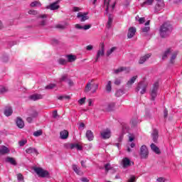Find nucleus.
I'll use <instances>...</instances> for the list:
<instances>
[{"instance_id":"f257e3e1","label":"nucleus","mask_w":182,"mask_h":182,"mask_svg":"<svg viewBox=\"0 0 182 182\" xmlns=\"http://www.w3.org/2000/svg\"><path fill=\"white\" fill-rule=\"evenodd\" d=\"M177 55H178V50L174 48H167L162 54V60L167 59L170 56L169 63L174 65L176 63V59L177 58Z\"/></svg>"},{"instance_id":"f03ea898","label":"nucleus","mask_w":182,"mask_h":182,"mask_svg":"<svg viewBox=\"0 0 182 182\" xmlns=\"http://www.w3.org/2000/svg\"><path fill=\"white\" fill-rule=\"evenodd\" d=\"M173 31V26L169 22L162 24L159 28V35L161 38H167Z\"/></svg>"},{"instance_id":"7ed1b4c3","label":"nucleus","mask_w":182,"mask_h":182,"mask_svg":"<svg viewBox=\"0 0 182 182\" xmlns=\"http://www.w3.org/2000/svg\"><path fill=\"white\" fill-rule=\"evenodd\" d=\"M33 170L38 177H41L43 178H45V177H49V172L42 168L35 167Z\"/></svg>"},{"instance_id":"20e7f679","label":"nucleus","mask_w":182,"mask_h":182,"mask_svg":"<svg viewBox=\"0 0 182 182\" xmlns=\"http://www.w3.org/2000/svg\"><path fill=\"white\" fill-rule=\"evenodd\" d=\"M147 82L145 81H141L139 82L136 88V92H140L141 95H144L146 93V90H147Z\"/></svg>"},{"instance_id":"39448f33","label":"nucleus","mask_w":182,"mask_h":182,"mask_svg":"<svg viewBox=\"0 0 182 182\" xmlns=\"http://www.w3.org/2000/svg\"><path fill=\"white\" fill-rule=\"evenodd\" d=\"M157 90H159V82H155L151 89L150 95L151 100H155L157 97Z\"/></svg>"},{"instance_id":"423d86ee","label":"nucleus","mask_w":182,"mask_h":182,"mask_svg":"<svg viewBox=\"0 0 182 182\" xmlns=\"http://www.w3.org/2000/svg\"><path fill=\"white\" fill-rule=\"evenodd\" d=\"M65 149H70V150H73V149H77V150L82 151L83 150V146L77 143L70 144L66 143L64 144Z\"/></svg>"},{"instance_id":"0eeeda50","label":"nucleus","mask_w":182,"mask_h":182,"mask_svg":"<svg viewBox=\"0 0 182 182\" xmlns=\"http://www.w3.org/2000/svg\"><path fill=\"white\" fill-rule=\"evenodd\" d=\"M104 6L106 7L105 9V15H107L109 14V11H113V9H114V6H116V4H113L111 6H110V0H105L104 1Z\"/></svg>"},{"instance_id":"6e6552de","label":"nucleus","mask_w":182,"mask_h":182,"mask_svg":"<svg viewBox=\"0 0 182 182\" xmlns=\"http://www.w3.org/2000/svg\"><path fill=\"white\" fill-rule=\"evenodd\" d=\"M141 159H147L149 157V149L146 145H142L140 149Z\"/></svg>"},{"instance_id":"1a4fd4ad","label":"nucleus","mask_w":182,"mask_h":182,"mask_svg":"<svg viewBox=\"0 0 182 182\" xmlns=\"http://www.w3.org/2000/svg\"><path fill=\"white\" fill-rule=\"evenodd\" d=\"M47 18H48V15L46 14H43L40 16L38 18L39 26H46V23L48 22Z\"/></svg>"},{"instance_id":"9d476101","label":"nucleus","mask_w":182,"mask_h":182,"mask_svg":"<svg viewBox=\"0 0 182 182\" xmlns=\"http://www.w3.org/2000/svg\"><path fill=\"white\" fill-rule=\"evenodd\" d=\"M102 56H105V45L104 44H101L100 48L97 52L95 62H99V59Z\"/></svg>"},{"instance_id":"9b49d317","label":"nucleus","mask_w":182,"mask_h":182,"mask_svg":"<svg viewBox=\"0 0 182 182\" xmlns=\"http://www.w3.org/2000/svg\"><path fill=\"white\" fill-rule=\"evenodd\" d=\"M92 87H94V90L92 92V93H95V92L97 90L99 85L97 84L92 85V83L88 82L85 86V92H90V90H92Z\"/></svg>"},{"instance_id":"f8f14e48","label":"nucleus","mask_w":182,"mask_h":182,"mask_svg":"<svg viewBox=\"0 0 182 182\" xmlns=\"http://www.w3.org/2000/svg\"><path fill=\"white\" fill-rule=\"evenodd\" d=\"M100 134H101L102 139H110L112 136V132L110 131V129H107L101 132Z\"/></svg>"},{"instance_id":"ddd939ff","label":"nucleus","mask_w":182,"mask_h":182,"mask_svg":"<svg viewBox=\"0 0 182 182\" xmlns=\"http://www.w3.org/2000/svg\"><path fill=\"white\" fill-rule=\"evenodd\" d=\"M132 164H134L133 162L130 161V159L127 157H125L122 159V166L124 168H127V167H130Z\"/></svg>"},{"instance_id":"4468645a","label":"nucleus","mask_w":182,"mask_h":182,"mask_svg":"<svg viewBox=\"0 0 182 182\" xmlns=\"http://www.w3.org/2000/svg\"><path fill=\"white\" fill-rule=\"evenodd\" d=\"M156 5L155 6V12H160L164 8V0H156Z\"/></svg>"},{"instance_id":"2eb2a0df","label":"nucleus","mask_w":182,"mask_h":182,"mask_svg":"<svg viewBox=\"0 0 182 182\" xmlns=\"http://www.w3.org/2000/svg\"><path fill=\"white\" fill-rule=\"evenodd\" d=\"M89 13H82L79 12L77 15V18L80 19V22H85V21H87L89 19V16H87Z\"/></svg>"},{"instance_id":"dca6fc26","label":"nucleus","mask_w":182,"mask_h":182,"mask_svg":"<svg viewBox=\"0 0 182 182\" xmlns=\"http://www.w3.org/2000/svg\"><path fill=\"white\" fill-rule=\"evenodd\" d=\"M46 9H50L51 11H56V9H59V1L47 6Z\"/></svg>"},{"instance_id":"f3484780","label":"nucleus","mask_w":182,"mask_h":182,"mask_svg":"<svg viewBox=\"0 0 182 182\" xmlns=\"http://www.w3.org/2000/svg\"><path fill=\"white\" fill-rule=\"evenodd\" d=\"M136 27H130L128 30L127 38L132 39L136 35Z\"/></svg>"},{"instance_id":"a211bd4d","label":"nucleus","mask_w":182,"mask_h":182,"mask_svg":"<svg viewBox=\"0 0 182 182\" xmlns=\"http://www.w3.org/2000/svg\"><path fill=\"white\" fill-rule=\"evenodd\" d=\"M11 151V150H9V149L5 146H1V149H0V156H4L5 154H8V153H9Z\"/></svg>"},{"instance_id":"6ab92c4d","label":"nucleus","mask_w":182,"mask_h":182,"mask_svg":"<svg viewBox=\"0 0 182 182\" xmlns=\"http://www.w3.org/2000/svg\"><path fill=\"white\" fill-rule=\"evenodd\" d=\"M116 109V104L114 102H109L107 105L106 111L112 112V110H114Z\"/></svg>"},{"instance_id":"aec40b11","label":"nucleus","mask_w":182,"mask_h":182,"mask_svg":"<svg viewBox=\"0 0 182 182\" xmlns=\"http://www.w3.org/2000/svg\"><path fill=\"white\" fill-rule=\"evenodd\" d=\"M151 56V54H146V55L141 57L139 60V63L140 65H143V63H144V62H146V60H147V59H149V58H150Z\"/></svg>"},{"instance_id":"412c9836","label":"nucleus","mask_w":182,"mask_h":182,"mask_svg":"<svg viewBox=\"0 0 182 182\" xmlns=\"http://www.w3.org/2000/svg\"><path fill=\"white\" fill-rule=\"evenodd\" d=\"M27 154H36L38 156V150L33 147H29L26 150Z\"/></svg>"},{"instance_id":"4be33fe9","label":"nucleus","mask_w":182,"mask_h":182,"mask_svg":"<svg viewBox=\"0 0 182 182\" xmlns=\"http://www.w3.org/2000/svg\"><path fill=\"white\" fill-rule=\"evenodd\" d=\"M153 141L157 143V139H159V131L157 129H154L151 134Z\"/></svg>"},{"instance_id":"5701e85b","label":"nucleus","mask_w":182,"mask_h":182,"mask_svg":"<svg viewBox=\"0 0 182 182\" xmlns=\"http://www.w3.org/2000/svg\"><path fill=\"white\" fill-rule=\"evenodd\" d=\"M60 139L65 140L69 137V132L66 130L61 131L60 133Z\"/></svg>"},{"instance_id":"b1692460","label":"nucleus","mask_w":182,"mask_h":182,"mask_svg":"<svg viewBox=\"0 0 182 182\" xmlns=\"http://www.w3.org/2000/svg\"><path fill=\"white\" fill-rule=\"evenodd\" d=\"M31 100H39V99H43V95L40 94H34L30 96Z\"/></svg>"},{"instance_id":"393cba45","label":"nucleus","mask_w":182,"mask_h":182,"mask_svg":"<svg viewBox=\"0 0 182 182\" xmlns=\"http://www.w3.org/2000/svg\"><path fill=\"white\" fill-rule=\"evenodd\" d=\"M86 137L89 141H92L95 136H93V132L91 130H87L86 132Z\"/></svg>"},{"instance_id":"a878e982","label":"nucleus","mask_w":182,"mask_h":182,"mask_svg":"<svg viewBox=\"0 0 182 182\" xmlns=\"http://www.w3.org/2000/svg\"><path fill=\"white\" fill-rule=\"evenodd\" d=\"M14 113V111L12 110V107H7L4 109V114L7 117H9Z\"/></svg>"},{"instance_id":"bb28decb","label":"nucleus","mask_w":182,"mask_h":182,"mask_svg":"<svg viewBox=\"0 0 182 182\" xmlns=\"http://www.w3.org/2000/svg\"><path fill=\"white\" fill-rule=\"evenodd\" d=\"M139 123V120L137 119V117H134L132 118L130 121V124L132 127H136L137 126V124Z\"/></svg>"},{"instance_id":"cd10ccee","label":"nucleus","mask_w":182,"mask_h":182,"mask_svg":"<svg viewBox=\"0 0 182 182\" xmlns=\"http://www.w3.org/2000/svg\"><path fill=\"white\" fill-rule=\"evenodd\" d=\"M124 70H127V68L120 67L117 69L114 70V75H119V73H122V72H124Z\"/></svg>"},{"instance_id":"c85d7f7f","label":"nucleus","mask_w":182,"mask_h":182,"mask_svg":"<svg viewBox=\"0 0 182 182\" xmlns=\"http://www.w3.org/2000/svg\"><path fill=\"white\" fill-rule=\"evenodd\" d=\"M16 124L19 129H23V127L25 126V123H23V121L21 118H17Z\"/></svg>"},{"instance_id":"c756f323","label":"nucleus","mask_w":182,"mask_h":182,"mask_svg":"<svg viewBox=\"0 0 182 182\" xmlns=\"http://www.w3.org/2000/svg\"><path fill=\"white\" fill-rule=\"evenodd\" d=\"M73 170L77 174L78 176H82L83 172L80 171V169L77 167V165H73Z\"/></svg>"},{"instance_id":"7c9ffc66","label":"nucleus","mask_w":182,"mask_h":182,"mask_svg":"<svg viewBox=\"0 0 182 182\" xmlns=\"http://www.w3.org/2000/svg\"><path fill=\"white\" fill-rule=\"evenodd\" d=\"M30 6H31V8H41V6H42V4H41L38 1H34L31 2Z\"/></svg>"},{"instance_id":"2f4dec72","label":"nucleus","mask_w":182,"mask_h":182,"mask_svg":"<svg viewBox=\"0 0 182 182\" xmlns=\"http://www.w3.org/2000/svg\"><path fill=\"white\" fill-rule=\"evenodd\" d=\"M6 163H10V164H12L13 166H16V161L15 160V159H14L12 157L8 156L6 159Z\"/></svg>"},{"instance_id":"473e14b6","label":"nucleus","mask_w":182,"mask_h":182,"mask_svg":"<svg viewBox=\"0 0 182 182\" xmlns=\"http://www.w3.org/2000/svg\"><path fill=\"white\" fill-rule=\"evenodd\" d=\"M137 79V75H135L129 79V80L127 82V86H132L134 82H136V80Z\"/></svg>"},{"instance_id":"72a5a7b5","label":"nucleus","mask_w":182,"mask_h":182,"mask_svg":"<svg viewBox=\"0 0 182 182\" xmlns=\"http://www.w3.org/2000/svg\"><path fill=\"white\" fill-rule=\"evenodd\" d=\"M112 23H113V16L109 15L108 17V21L107 23V28L108 29H110V28H112Z\"/></svg>"},{"instance_id":"f704fd0d","label":"nucleus","mask_w":182,"mask_h":182,"mask_svg":"<svg viewBox=\"0 0 182 182\" xmlns=\"http://www.w3.org/2000/svg\"><path fill=\"white\" fill-rule=\"evenodd\" d=\"M151 150L154 151V153H156V154H160V149H159V147H157V146H156V144H151Z\"/></svg>"},{"instance_id":"c9c22d12","label":"nucleus","mask_w":182,"mask_h":182,"mask_svg":"<svg viewBox=\"0 0 182 182\" xmlns=\"http://www.w3.org/2000/svg\"><path fill=\"white\" fill-rule=\"evenodd\" d=\"M69 78H68V75L64 74L61 75L60 78L58 80V83H62V82H68Z\"/></svg>"},{"instance_id":"e433bc0d","label":"nucleus","mask_w":182,"mask_h":182,"mask_svg":"<svg viewBox=\"0 0 182 182\" xmlns=\"http://www.w3.org/2000/svg\"><path fill=\"white\" fill-rule=\"evenodd\" d=\"M66 58L68 59V62L70 63L75 62V60H76V57L73 55H66Z\"/></svg>"},{"instance_id":"4c0bfd02","label":"nucleus","mask_w":182,"mask_h":182,"mask_svg":"<svg viewBox=\"0 0 182 182\" xmlns=\"http://www.w3.org/2000/svg\"><path fill=\"white\" fill-rule=\"evenodd\" d=\"M106 91L108 93H110L112 92V81H108L106 86H105Z\"/></svg>"},{"instance_id":"58836bf2","label":"nucleus","mask_w":182,"mask_h":182,"mask_svg":"<svg viewBox=\"0 0 182 182\" xmlns=\"http://www.w3.org/2000/svg\"><path fill=\"white\" fill-rule=\"evenodd\" d=\"M142 33H144V36H146L147 33L150 31V26H145L141 28Z\"/></svg>"},{"instance_id":"ea45409f","label":"nucleus","mask_w":182,"mask_h":182,"mask_svg":"<svg viewBox=\"0 0 182 182\" xmlns=\"http://www.w3.org/2000/svg\"><path fill=\"white\" fill-rule=\"evenodd\" d=\"M154 0H146L143 4L142 6H149V5H152Z\"/></svg>"},{"instance_id":"a19ab883","label":"nucleus","mask_w":182,"mask_h":182,"mask_svg":"<svg viewBox=\"0 0 182 182\" xmlns=\"http://www.w3.org/2000/svg\"><path fill=\"white\" fill-rule=\"evenodd\" d=\"M123 95H124V91L122 89L117 90L115 93V96H117V97H120V96H123Z\"/></svg>"},{"instance_id":"79ce46f5","label":"nucleus","mask_w":182,"mask_h":182,"mask_svg":"<svg viewBox=\"0 0 182 182\" xmlns=\"http://www.w3.org/2000/svg\"><path fill=\"white\" fill-rule=\"evenodd\" d=\"M6 92H8V88L5 86L0 85V95H2V93H6Z\"/></svg>"},{"instance_id":"37998d69","label":"nucleus","mask_w":182,"mask_h":182,"mask_svg":"<svg viewBox=\"0 0 182 182\" xmlns=\"http://www.w3.org/2000/svg\"><path fill=\"white\" fill-rule=\"evenodd\" d=\"M136 21H138V22H139V23H144L146 19L144 18V17L140 18L139 16H137L136 17Z\"/></svg>"},{"instance_id":"c03bdc74","label":"nucleus","mask_w":182,"mask_h":182,"mask_svg":"<svg viewBox=\"0 0 182 182\" xmlns=\"http://www.w3.org/2000/svg\"><path fill=\"white\" fill-rule=\"evenodd\" d=\"M116 50V47H113L107 51V56H110V55Z\"/></svg>"},{"instance_id":"a18cd8bd","label":"nucleus","mask_w":182,"mask_h":182,"mask_svg":"<svg viewBox=\"0 0 182 182\" xmlns=\"http://www.w3.org/2000/svg\"><path fill=\"white\" fill-rule=\"evenodd\" d=\"M58 63L60 65H66V63H68V60H66L65 58H60L58 60Z\"/></svg>"},{"instance_id":"49530a36","label":"nucleus","mask_w":182,"mask_h":182,"mask_svg":"<svg viewBox=\"0 0 182 182\" xmlns=\"http://www.w3.org/2000/svg\"><path fill=\"white\" fill-rule=\"evenodd\" d=\"M26 143H28V141L26 139H23L18 141V144L20 147H23V146H25Z\"/></svg>"},{"instance_id":"de8ad7c7","label":"nucleus","mask_w":182,"mask_h":182,"mask_svg":"<svg viewBox=\"0 0 182 182\" xmlns=\"http://www.w3.org/2000/svg\"><path fill=\"white\" fill-rule=\"evenodd\" d=\"M33 136H35V137H39V136H42V131L38 130V131L34 132Z\"/></svg>"},{"instance_id":"09e8293b","label":"nucleus","mask_w":182,"mask_h":182,"mask_svg":"<svg viewBox=\"0 0 182 182\" xmlns=\"http://www.w3.org/2000/svg\"><path fill=\"white\" fill-rule=\"evenodd\" d=\"M30 114L31 117H38V112L36 110H33L31 112H30Z\"/></svg>"},{"instance_id":"8fccbe9b","label":"nucleus","mask_w":182,"mask_h":182,"mask_svg":"<svg viewBox=\"0 0 182 182\" xmlns=\"http://www.w3.org/2000/svg\"><path fill=\"white\" fill-rule=\"evenodd\" d=\"M17 178L18 182H23V176L21 173L17 175Z\"/></svg>"},{"instance_id":"3c124183","label":"nucleus","mask_w":182,"mask_h":182,"mask_svg":"<svg viewBox=\"0 0 182 182\" xmlns=\"http://www.w3.org/2000/svg\"><path fill=\"white\" fill-rule=\"evenodd\" d=\"M114 85H116L117 86H119L120 85V83H122V80H120L119 78H116L114 80Z\"/></svg>"},{"instance_id":"603ef678","label":"nucleus","mask_w":182,"mask_h":182,"mask_svg":"<svg viewBox=\"0 0 182 182\" xmlns=\"http://www.w3.org/2000/svg\"><path fill=\"white\" fill-rule=\"evenodd\" d=\"M105 171H109V170H112V168H113V167H112V166H110V164H107L105 166Z\"/></svg>"},{"instance_id":"864d4df0","label":"nucleus","mask_w":182,"mask_h":182,"mask_svg":"<svg viewBox=\"0 0 182 182\" xmlns=\"http://www.w3.org/2000/svg\"><path fill=\"white\" fill-rule=\"evenodd\" d=\"M55 86H56V85H55V84H50V85L46 86V89H47V90L53 89V87H55Z\"/></svg>"},{"instance_id":"5fc2aeb1","label":"nucleus","mask_w":182,"mask_h":182,"mask_svg":"<svg viewBox=\"0 0 182 182\" xmlns=\"http://www.w3.org/2000/svg\"><path fill=\"white\" fill-rule=\"evenodd\" d=\"M28 14L29 15H38V11L36 10H30Z\"/></svg>"},{"instance_id":"6e6d98bb","label":"nucleus","mask_w":182,"mask_h":182,"mask_svg":"<svg viewBox=\"0 0 182 182\" xmlns=\"http://www.w3.org/2000/svg\"><path fill=\"white\" fill-rule=\"evenodd\" d=\"M85 102H86V97L81 98L80 100H78L80 105H83Z\"/></svg>"},{"instance_id":"4d7b16f0","label":"nucleus","mask_w":182,"mask_h":182,"mask_svg":"<svg viewBox=\"0 0 182 182\" xmlns=\"http://www.w3.org/2000/svg\"><path fill=\"white\" fill-rule=\"evenodd\" d=\"M90 28H92L91 25H85L82 26V29H84V31H87V29H90Z\"/></svg>"},{"instance_id":"13d9d810","label":"nucleus","mask_w":182,"mask_h":182,"mask_svg":"<svg viewBox=\"0 0 182 182\" xmlns=\"http://www.w3.org/2000/svg\"><path fill=\"white\" fill-rule=\"evenodd\" d=\"M136 181V177L132 176L130 177V178L128 180V182H134Z\"/></svg>"},{"instance_id":"bf43d9fd","label":"nucleus","mask_w":182,"mask_h":182,"mask_svg":"<svg viewBox=\"0 0 182 182\" xmlns=\"http://www.w3.org/2000/svg\"><path fill=\"white\" fill-rule=\"evenodd\" d=\"M67 83L68 84V86H73V81L70 79L67 80Z\"/></svg>"},{"instance_id":"052dcab7","label":"nucleus","mask_w":182,"mask_h":182,"mask_svg":"<svg viewBox=\"0 0 182 182\" xmlns=\"http://www.w3.org/2000/svg\"><path fill=\"white\" fill-rule=\"evenodd\" d=\"M58 111H54L53 112V119H58Z\"/></svg>"},{"instance_id":"680f3d73","label":"nucleus","mask_w":182,"mask_h":182,"mask_svg":"<svg viewBox=\"0 0 182 182\" xmlns=\"http://www.w3.org/2000/svg\"><path fill=\"white\" fill-rule=\"evenodd\" d=\"M75 28L76 29H83V26L80 25V24H75Z\"/></svg>"},{"instance_id":"e2e57ef3","label":"nucleus","mask_w":182,"mask_h":182,"mask_svg":"<svg viewBox=\"0 0 182 182\" xmlns=\"http://www.w3.org/2000/svg\"><path fill=\"white\" fill-rule=\"evenodd\" d=\"M168 115V111H167V109H164V119L167 118Z\"/></svg>"},{"instance_id":"0e129e2a","label":"nucleus","mask_w":182,"mask_h":182,"mask_svg":"<svg viewBox=\"0 0 182 182\" xmlns=\"http://www.w3.org/2000/svg\"><path fill=\"white\" fill-rule=\"evenodd\" d=\"M157 181H159V182H165L166 179L164 178H158Z\"/></svg>"},{"instance_id":"69168bd1","label":"nucleus","mask_w":182,"mask_h":182,"mask_svg":"<svg viewBox=\"0 0 182 182\" xmlns=\"http://www.w3.org/2000/svg\"><path fill=\"white\" fill-rule=\"evenodd\" d=\"M87 50H92L93 49V46L89 45L86 47Z\"/></svg>"},{"instance_id":"338daca9","label":"nucleus","mask_w":182,"mask_h":182,"mask_svg":"<svg viewBox=\"0 0 182 182\" xmlns=\"http://www.w3.org/2000/svg\"><path fill=\"white\" fill-rule=\"evenodd\" d=\"M33 120V119L32 117H27V119H26V121L28 122V123H31Z\"/></svg>"},{"instance_id":"774afa93","label":"nucleus","mask_w":182,"mask_h":182,"mask_svg":"<svg viewBox=\"0 0 182 182\" xmlns=\"http://www.w3.org/2000/svg\"><path fill=\"white\" fill-rule=\"evenodd\" d=\"M81 181H82V182H89V179H87V178H82L81 179Z\"/></svg>"}]
</instances>
